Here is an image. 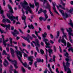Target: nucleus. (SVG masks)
<instances>
[{
  "label": "nucleus",
  "instance_id": "obj_55",
  "mask_svg": "<svg viewBox=\"0 0 73 73\" xmlns=\"http://www.w3.org/2000/svg\"><path fill=\"white\" fill-rule=\"evenodd\" d=\"M14 65L15 69H17V68H18V66H17V64H15Z\"/></svg>",
  "mask_w": 73,
  "mask_h": 73
},
{
  "label": "nucleus",
  "instance_id": "obj_57",
  "mask_svg": "<svg viewBox=\"0 0 73 73\" xmlns=\"http://www.w3.org/2000/svg\"><path fill=\"white\" fill-rule=\"evenodd\" d=\"M13 71V69L12 68H9V72H12Z\"/></svg>",
  "mask_w": 73,
  "mask_h": 73
},
{
  "label": "nucleus",
  "instance_id": "obj_6",
  "mask_svg": "<svg viewBox=\"0 0 73 73\" xmlns=\"http://www.w3.org/2000/svg\"><path fill=\"white\" fill-rule=\"evenodd\" d=\"M40 0L42 2H43V5H44V4H45L46 3L47 6L45 7V8L48 9V8H49V6H50V5H49V3H48V1H47V0H44H44Z\"/></svg>",
  "mask_w": 73,
  "mask_h": 73
},
{
  "label": "nucleus",
  "instance_id": "obj_17",
  "mask_svg": "<svg viewBox=\"0 0 73 73\" xmlns=\"http://www.w3.org/2000/svg\"><path fill=\"white\" fill-rule=\"evenodd\" d=\"M69 25L71 26L73 28V23L71 19H70V23H68Z\"/></svg>",
  "mask_w": 73,
  "mask_h": 73
},
{
  "label": "nucleus",
  "instance_id": "obj_49",
  "mask_svg": "<svg viewBox=\"0 0 73 73\" xmlns=\"http://www.w3.org/2000/svg\"><path fill=\"white\" fill-rule=\"evenodd\" d=\"M22 6L23 7V8L25 9V8H27V7L26 6V5H24L23 4H22Z\"/></svg>",
  "mask_w": 73,
  "mask_h": 73
},
{
  "label": "nucleus",
  "instance_id": "obj_29",
  "mask_svg": "<svg viewBox=\"0 0 73 73\" xmlns=\"http://www.w3.org/2000/svg\"><path fill=\"white\" fill-rule=\"evenodd\" d=\"M69 30H68L67 29H66L67 31L68 32V33H69V32H72L73 31L71 28H69Z\"/></svg>",
  "mask_w": 73,
  "mask_h": 73
},
{
  "label": "nucleus",
  "instance_id": "obj_58",
  "mask_svg": "<svg viewBox=\"0 0 73 73\" xmlns=\"http://www.w3.org/2000/svg\"><path fill=\"white\" fill-rule=\"evenodd\" d=\"M48 71V69L46 68L45 70V71L44 72V73H47V72Z\"/></svg>",
  "mask_w": 73,
  "mask_h": 73
},
{
  "label": "nucleus",
  "instance_id": "obj_20",
  "mask_svg": "<svg viewBox=\"0 0 73 73\" xmlns=\"http://www.w3.org/2000/svg\"><path fill=\"white\" fill-rule=\"evenodd\" d=\"M48 10H49V11L50 12V13L52 16L53 17L54 16V15H53V14L52 13V11L50 10V6H49L48 7Z\"/></svg>",
  "mask_w": 73,
  "mask_h": 73
},
{
  "label": "nucleus",
  "instance_id": "obj_33",
  "mask_svg": "<svg viewBox=\"0 0 73 73\" xmlns=\"http://www.w3.org/2000/svg\"><path fill=\"white\" fill-rule=\"evenodd\" d=\"M29 6L30 7H31L32 8H34V7H35L34 4H32L31 3H30Z\"/></svg>",
  "mask_w": 73,
  "mask_h": 73
},
{
  "label": "nucleus",
  "instance_id": "obj_63",
  "mask_svg": "<svg viewBox=\"0 0 73 73\" xmlns=\"http://www.w3.org/2000/svg\"><path fill=\"white\" fill-rule=\"evenodd\" d=\"M50 36L51 37V38H53V36L52 35V34H50Z\"/></svg>",
  "mask_w": 73,
  "mask_h": 73
},
{
  "label": "nucleus",
  "instance_id": "obj_12",
  "mask_svg": "<svg viewBox=\"0 0 73 73\" xmlns=\"http://www.w3.org/2000/svg\"><path fill=\"white\" fill-rule=\"evenodd\" d=\"M56 7H57V8H58V9L59 10V11L60 12V13H62V15L63 16H64L65 15V13H64V12L63 10H61L60 9H59V7L58 6H57V5H56Z\"/></svg>",
  "mask_w": 73,
  "mask_h": 73
},
{
  "label": "nucleus",
  "instance_id": "obj_41",
  "mask_svg": "<svg viewBox=\"0 0 73 73\" xmlns=\"http://www.w3.org/2000/svg\"><path fill=\"white\" fill-rule=\"evenodd\" d=\"M0 32H1V33H5V31H4V30H1V29L0 28Z\"/></svg>",
  "mask_w": 73,
  "mask_h": 73
},
{
  "label": "nucleus",
  "instance_id": "obj_44",
  "mask_svg": "<svg viewBox=\"0 0 73 73\" xmlns=\"http://www.w3.org/2000/svg\"><path fill=\"white\" fill-rule=\"evenodd\" d=\"M1 58H2V56H1V54H0V63H2L3 61L2 60Z\"/></svg>",
  "mask_w": 73,
  "mask_h": 73
},
{
  "label": "nucleus",
  "instance_id": "obj_28",
  "mask_svg": "<svg viewBox=\"0 0 73 73\" xmlns=\"http://www.w3.org/2000/svg\"><path fill=\"white\" fill-rule=\"evenodd\" d=\"M7 58L8 59V60L9 61H11L12 59H10V55L9 54H7Z\"/></svg>",
  "mask_w": 73,
  "mask_h": 73
},
{
  "label": "nucleus",
  "instance_id": "obj_46",
  "mask_svg": "<svg viewBox=\"0 0 73 73\" xmlns=\"http://www.w3.org/2000/svg\"><path fill=\"white\" fill-rule=\"evenodd\" d=\"M3 54H5V55H6H6H7V53H6V52H5V50H3Z\"/></svg>",
  "mask_w": 73,
  "mask_h": 73
},
{
  "label": "nucleus",
  "instance_id": "obj_8",
  "mask_svg": "<svg viewBox=\"0 0 73 73\" xmlns=\"http://www.w3.org/2000/svg\"><path fill=\"white\" fill-rule=\"evenodd\" d=\"M22 19L23 20H24V22L25 23V27H24V29H25L26 28H27V24L26 23V22H25V19H26V17L25 16V15L23 14V17H22Z\"/></svg>",
  "mask_w": 73,
  "mask_h": 73
},
{
  "label": "nucleus",
  "instance_id": "obj_36",
  "mask_svg": "<svg viewBox=\"0 0 73 73\" xmlns=\"http://www.w3.org/2000/svg\"><path fill=\"white\" fill-rule=\"evenodd\" d=\"M70 45H71L70 44V43L69 42H68L67 44V46L66 48H69V46H70Z\"/></svg>",
  "mask_w": 73,
  "mask_h": 73
},
{
  "label": "nucleus",
  "instance_id": "obj_27",
  "mask_svg": "<svg viewBox=\"0 0 73 73\" xmlns=\"http://www.w3.org/2000/svg\"><path fill=\"white\" fill-rule=\"evenodd\" d=\"M43 12V10L42 9V8H40V10H39V11H38V14H40V13H41L42 12Z\"/></svg>",
  "mask_w": 73,
  "mask_h": 73
},
{
  "label": "nucleus",
  "instance_id": "obj_40",
  "mask_svg": "<svg viewBox=\"0 0 73 73\" xmlns=\"http://www.w3.org/2000/svg\"><path fill=\"white\" fill-rule=\"evenodd\" d=\"M53 60L54 61V62H55L56 61H55V58H56V56L55 55H53Z\"/></svg>",
  "mask_w": 73,
  "mask_h": 73
},
{
  "label": "nucleus",
  "instance_id": "obj_38",
  "mask_svg": "<svg viewBox=\"0 0 73 73\" xmlns=\"http://www.w3.org/2000/svg\"><path fill=\"white\" fill-rule=\"evenodd\" d=\"M35 4L36 7H39V3H38L35 2Z\"/></svg>",
  "mask_w": 73,
  "mask_h": 73
},
{
  "label": "nucleus",
  "instance_id": "obj_31",
  "mask_svg": "<svg viewBox=\"0 0 73 73\" xmlns=\"http://www.w3.org/2000/svg\"><path fill=\"white\" fill-rule=\"evenodd\" d=\"M61 1V2H60V4H61L62 5H63L64 7H65V6L66 4L64 3L63 2V1H62V0H60Z\"/></svg>",
  "mask_w": 73,
  "mask_h": 73
},
{
  "label": "nucleus",
  "instance_id": "obj_52",
  "mask_svg": "<svg viewBox=\"0 0 73 73\" xmlns=\"http://www.w3.org/2000/svg\"><path fill=\"white\" fill-rule=\"evenodd\" d=\"M40 31H38V32H37L36 31H35V33L36 35H37V34L38 35V34H37L38 33H40Z\"/></svg>",
  "mask_w": 73,
  "mask_h": 73
},
{
  "label": "nucleus",
  "instance_id": "obj_25",
  "mask_svg": "<svg viewBox=\"0 0 73 73\" xmlns=\"http://www.w3.org/2000/svg\"><path fill=\"white\" fill-rule=\"evenodd\" d=\"M44 16L45 17V19L44 20H43V21H46V20L48 18V16L47 15V14H44Z\"/></svg>",
  "mask_w": 73,
  "mask_h": 73
},
{
  "label": "nucleus",
  "instance_id": "obj_26",
  "mask_svg": "<svg viewBox=\"0 0 73 73\" xmlns=\"http://www.w3.org/2000/svg\"><path fill=\"white\" fill-rule=\"evenodd\" d=\"M28 27L30 29H31V28L33 29H34V27H33V25H32V24H31L30 26L29 25Z\"/></svg>",
  "mask_w": 73,
  "mask_h": 73
},
{
  "label": "nucleus",
  "instance_id": "obj_3",
  "mask_svg": "<svg viewBox=\"0 0 73 73\" xmlns=\"http://www.w3.org/2000/svg\"><path fill=\"white\" fill-rule=\"evenodd\" d=\"M15 53H16L17 54V56L18 57V58L19 60L21 61L22 64L25 67V68H27V63L25 62L24 63L21 61V57H22V54H21V52H20V51H19L18 50H17L15 51Z\"/></svg>",
  "mask_w": 73,
  "mask_h": 73
},
{
  "label": "nucleus",
  "instance_id": "obj_16",
  "mask_svg": "<svg viewBox=\"0 0 73 73\" xmlns=\"http://www.w3.org/2000/svg\"><path fill=\"white\" fill-rule=\"evenodd\" d=\"M52 4L53 5V9L54 10V12H55V13H56L58 15H59V14L58 13V12H57V11H56V7H55V6L54 5V3H52Z\"/></svg>",
  "mask_w": 73,
  "mask_h": 73
},
{
  "label": "nucleus",
  "instance_id": "obj_61",
  "mask_svg": "<svg viewBox=\"0 0 73 73\" xmlns=\"http://www.w3.org/2000/svg\"><path fill=\"white\" fill-rule=\"evenodd\" d=\"M50 43H51V44H54V42L53 41V40H50Z\"/></svg>",
  "mask_w": 73,
  "mask_h": 73
},
{
  "label": "nucleus",
  "instance_id": "obj_56",
  "mask_svg": "<svg viewBox=\"0 0 73 73\" xmlns=\"http://www.w3.org/2000/svg\"><path fill=\"white\" fill-rule=\"evenodd\" d=\"M46 46H45L46 48H50V46H49V45H46Z\"/></svg>",
  "mask_w": 73,
  "mask_h": 73
},
{
  "label": "nucleus",
  "instance_id": "obj_47",
  "mask_svg": "<svg viewBox=\"0 0 73 73\" xmlns=\"http://www.w3.org/2000/svg\"><path fill=\"white\" fill-rule=\"evenodd\" d=\"M40 52L42 54H44V50H43L42 49L40 50Z\"/></svg>",
  "mask_w": 73,
  "mask_h": 73
},
{
  "label": "nucleus",
  "instance_id": "obj_64",
  "mask_svg": "<svg viewBox=\"0 0 73 73\" xmlns=\"http://www.w3.org/2000/svg\"><path fill=\"white\" fill-rule=\"evenodd\" d=\"M13 72L14 73H18V72L17 71H16V70H13Z\"/></svg>",
  "mask_w": 73,
  "mask_h": 73
},
{
  "label": "nucleus",
  "instance_id": "obj_35",
  "mask_svg": "<svg viewBox=\"0 0 73 73\" xmlns=\"http://www.w3.org/2000/svg\"><path fill=\"white\" fill-rule=\"evenodd\" d=\"M48 52L49 53H53V50L52 49H51V48H50L48 49Z\"/></svg>",
  "mask_w": 73,
  "mask_h": 73
},
{
  "label": "nucleus",
  "instance_id": "obj_2",
  "mask_svg": "<svg viewBox=\"0 0 73 73\" xmlns=\"http://www.w3.org/2000/svg\"><path fill=\"white\" fill-rule=\"evenodd\" d=\"M8 7H9V8L10 9V10L9 12H10L11 14H8L7 13V16L8 17L9 19L11 20V21H13V19H15V17L13 16V15H12L13 13H14V12H13V11L12 9V7H11L9 5H8Z\"/></svg>",
  "mask_w": 73,
  "mask_h": 73
},
{
  "label": "nucleus",
  "instance_id": "obj_1",
  "mask_svg": "<svg viewBox=\"0 0 73 73\" xmlns=\"http://www.w3.org/2000/svg\"><path fill=\"white\" fill-rule=\"evenodd\" d=\"M69 58H66L65 59L67 61L66 62V65L65 66V63L64 62H63V65L64 68V69L65 70V72H66V70H68L67 73H71V70H70V69L68 67L67 68H66L67 67H69L70 66V63L69 62H68L69 60Z\"/></svg>",
  "mask_w": 73,
  "mask_h": 73
},
{
  "label": "nucleus",
  "instance_id": "obj_39",
  "mask_svg": "<svg viewBox=\"0 0 73 73\" xmlns=\"http://www.w3.org/2000/svg\"><path fill=\"white\" fill-rule=\"evenodd\" d=\"M21 69L23 73H25V70L23 66L21 67Z\"/></svg>",
  "mask_w": 73,
  "mask_h": 73
},
{
  "label": "nucleus",
  "instance_id": "obj_10",
  "mask_svg": "<svg viewBox=\"0 0 73 73\" xmlns=\"http://www.w3.org/2000/svg\"><path fill=\"white\" fill-rule=\"evenodd\" d=\"M46 49V54L44 55V56L46 58V63L47 64H48V60L47 59H48V52H48V50L46 48H45Z\"/></svg>",
  "mask_w": 73,
  "mask_h": 73
},
{
  "label": "nucleus",
  "instance_id": "obj_15",
  "mask_svg": "<svg viewBox=\"0 0 73 73\" xmlns=\"http://www.w3.org/2000/svg\"><path fill=\"white\" fill-rule=\"evenodd\" d=\"M1 25L4 28H5V27H6V28H10V27H11V25H4L3 24H1Z\"/></svg>",
  "mask_w": 73,
  "mask_h": 73
},
{
  "label": "nucleus",
  "instance_id": "obj_24",
  "mask_svg": "<svg viewBox=\"0 0 73 73\" xmlns=\"http://www.w3.org/2000/svg\"><path fill=\"white\" fill-rule=\"evenodd\" d=\"M37 61L38 62H44V60L43 59H37Z\"/></svg>",
  "mask_w": 73,
  "mask_h": 73
},
{
  "label": "nucleus",
  "instance_id": "obj_21",
  "mask_svg": "<svg viewBox=\"0 0 73 73\" xmlns=\"http://www.w3.org/2000/svg\"><path fill=\"white\" fill-rule=\"evenodd\" d=\"M68 35H69V39L70 40H71L72 39V36H73V33H72L71 32H69L68 33Z\"/></svg>",
  "mask_w": 73,
  "mask_h": 73
},
{
  "label": "nucleus",
  "instance_id": "obj_5",
  "mask_svg": "<svg viewBox=\"0 0 73 73\" xmlns=\"http://www.w3.org/2000/svg\"><path fill=\"white\" fill-rule=\"evenodd\" d=\"M35 42L34 41H32V42L35 44L36 46H38V47H40V42L37 39H36L35 40Z\"/></svg>",
  "mask_w": 73,
  "mask_h": 73
},
{
  "label": "nucleus",
  "instance_id": "obj_34",
  "mask_svg": "<svg viewBox=\"0 0 73 73\" xmlns=\"http://www.w3.org/2000/svg\"><path fill=\"white\" fill-rule=\"evenodd\" d=\"M33 60H32L31 62H29V64L30 65L32 66V64H33Z\"/></svg>",
  "mask_w": 73,
  "mask_h": 73
},
{
  "label": "nucleus",
  "instance_id": "obj_23",
  "mask_svg": "<svg viewBox=\"0 0 73 73\" xmlns=\"http://www.w3.org/2000/svg\"><path fill=\"white\" fill-rule=\"evenodd\" d=\"M10 61L11 62V63L13 64H14V65L17 64V61H16L15 60H11Z\"/></svg>",
  "mask_w": 73,
  "mask_h": 73
},
{
  "label": "nucleus",
  "instance_id": "obj_53",
  "mask_svg": "<svg viewBox=\"0 0 73 73\" xmlns=\"http://www.w3.org/2000/svg\"><path fill=\"white\" fill-rule=\"evenodd\" d=\"M43 12L44 13V15H45V14H46V10H44V11H43Z\"/></svg>",
  "mask_w": 73,
  "mask_h": 73
},
{
  "label": "nucleus",
  "instance_id": "obj_42",
  "mask_svg": "<svg viewBox=\"0 0 73 73\" xmlns=\"http://www.w3.org/2000/svg\"><path fill=\"white\" fill-rule=\"evenodd\" d=\"M59 35H60V32L58 31L57 32V36H56V38H58V36H59Z\"/></svg>",
  "mask_w": 73,
  "mask_h": 73
},
{
  "label": "nucleus",
  "instance_id": "obj_50",
  "mask_svg": "<svg viewBox=\"0 0 73 73\" xmlns=\"http://www.w3.org/2000/svg\"><path fill=\"white\" fill-rule=\"evenodd\" d=\"M3 0V4L4 6H5V0Z\"/></svg>",
  "mask_w": 73,
  "mask_h": 73
},
{
  "label": "nucleus",
  "instance_id": "obj_54",
  "mask_svg": "<svg viewBox=\"0 0 73 73\" xmlns=\"http://www.w3.org/2000/svg\"><path fill=\"white\" fill-rule=\"evenodd\" d=\"M54 50L55 52H56V47L54 46Z\"/></svg>",
  "mask_w": 73,
  "mask_h": 73
},
{
  "label": "nucleus",
  "instance_id": "obj_9",
  "mask_svg": "<svg viewBox=\"0 0 73 73\" xmlns=\"http://www.w3.org/2000/svg\"><path fill=\"white\" fill-rule=\"evenodd\" d=\"M10 50L12 57L13 58L15 57V51L11 48H10Z\"/></svg>",
  "mask_w": 73,
  "mask_h": 73
},
{
  "label": "nucleus",
  "instance_id": "obj_22",
  "mask_svg": "<svg viewBox=\"0 0 73 73\" xmlns=\"http://www.w3.org/2000/svg\"><path fill=\"white\" fill-rule=\"evenodd\" d=\"M33 58V56H30L28 57V60L30 61H32V60H33V59H32Z\"/></svg>",
  "mask_w": 73,
  "mask_h": 73
},
{
  "label": "nucleus",
  "instance_id": "obj_51",
  "mask_svg": "<svg viewBox=\"0 0 73 73\" xmlns=\"http://www.w3.org/2000/svg\"><path fill=\"white\" fill-rule=\"evenodd\" d=\"M44 17H40L39 18V19L40 20V21H42V20H44Z\"/></svg>",
  "mask_w": 73,
  "mask_h": 73
},
{
  "label": "nucleus",
  "instance_id": "obj_11",
  "mask_svg": "<svg viewBox=\"0 0 73 73\" xmlns=\"http://www.w3.org/2000/svg\"><path fill=\"white\" fill-rule=\"evenodd\" d=\"M21 37L22 38H23V39H24V40H26V41H27L28 42H29V43H30V40L29 39V38H28V36H27L26 37H25V36H21Z\"/></svg>",
  "mask_w": 73,
  "mask_h": 73
},
{
  "label": "nucleus",
  "instance_id": "obj_30",
  "mask_svg": "<svg viewBox=\"0 0 73 73\" xmlns=\"http://www.w3.org/2000/svg\"><path fill=\"white\" fill-rule=\"evenodd\" d=\"M2 39L3 40V44L4 45H5V47L7 45V44H6V42H5V40H4V38H2Z\"/></svg>",
  "mask_w": 73,
  "mask_h": 73
},
{
  "label": "nucleus",
  "instance_id": "obj_59",
  "mask_svg": "<svg viewBox=\"0 0 73 73\" xmlns=\"http://www.w3.org/2000/svg\"><path fill=\"white\" fill-rule=\"evenodd\" d=\"M24 57H28V55H27L26 54L24 53Z\"/></svg>",
  "mask_w": 73,
  "mask_h": 73
},
{
  "label": "nucleus",
  "instance_id": "obj_4",
  "mask_svg": "<svg viewBox=\"0 0 73 73\" xmlns=\"http://www.w3.org/2000/svg\"><path fill=\"white\" fill-rule=\"evenodd\" d=\"M61 30L62 31L63 34L64 35L63 36H62V38L61 40V42H62V43H64V46H66V41L64 40V37H65L66 38V34L64 33V30H65L64 29L62 28L61 29Z\"/></svg>",
  "mask_w": 73,
  "mask_h": 73
},
{
  "label": "nucleus",
  "instance_id": "obj_37",
  "mask_svg": "<svg viewBox=\"0 0 73 73\" xmlns=\"http://www.w3.org/2000/svg\"><path fill=\"white\" fill-rule=\"evenodd\" d=\"M70 13H72V14H73V9H70L69 10V11Z\"/></svg>",
  "mask_w": 73,
  "mask_h": 73
},
{
  "label": "nucleus",
  "instance_id": "obj_14",
  "mask_svg": "<svg viewBox=\"0 0 73 73\" xmlns=\"http://www.w3.org/2000/svg\"><path fill=\"white\" fill-rule=\"evenodd\" d=\"M64 52H65L66 53V54H64V55L66 57H67V58H69L70 57V56H69V54L68 52H67L66 51V50H64Z\"/></svg>",
  "mask_w": 73,
  "mask_h": 73
},
{
  "label": "nucleus",
  "instance_id": "obj_32",
  "mask_svg": "<svg viewBox=\"0 0 73 73\" xmlns=\"http://www.w3.org/2000/svg\"><path fill=\"white\" fill-rule=\"evenodd\" d=\"M9 40L10 41V43L11 45H12V38H9Z\"/></svg>",
  "mask_w": 73,
  "mask_h": 73
},
{
  "label": "nucleus",
  "instance_id": "obj_62",
  "mask_svg": "<svg viewBox=\"0 0 73 73\" xmlns=\"http://www.w3.org/2000/svg\"><path fill=\"white\" fill-rule=\"evenodd\" d=\"M58 68H57L56 69V72L57 73H60V72H59V71L58 70Z\"/></svg>",
  "mask_w": 73,
  "mask_h": 73
},
{
  "label": "nucleus",
  "instance_id": "obj_43",
  "mask_svg": "<svg viewBox=\"0 0 73 73\" xmlns=\"http://www.w3.org/2000/svg\"><path fill=\"white\" fill-rule=\"evenodd\" d=\"M6 22L8 23H10V24L11 23V22L10 21V20H9V19H6Z\"/></svg>",
  "mask_w": 73,
  "mask_h": 73
},
{
  "label": "nucleus",
  "instance_id": "obj_7",
  "mask_svg": "<svg viewBox=\"0 0 73 73\" xmlns=\"http://www.w3.org/2000/svg\"><path fill=\"white\" fill-rule=\"evenodd\" d=\"M11 33L15 37H16L17 36L16 35H19V32L16 29H15L14 32H11Z\"/></svg>",
  "mask_w": 73,
  "mask_h": 73
},
{
  "label": "nucleus",
  "instance_id": "obj_60",
  "mask_svg": "<svg viewBox=\"0 0 73 73\" xmlns=\"http://www.w3.org/2000/svg\"><path fill=\"white\" fill-rule=\"evenodd\" d=\"M6 50H7V52H9V47H7Z\"/></svg>",
  "mask_w": 73,
  "mask_h": 73
},
{
  "label": "nucleus",
  "instance_id": "obj_45",
  "mask_svg": "<svg viewBox=\"0 0 73 73\" xmlns=\"http://www.w3.org/2000/svg\"><path fill=\"white\" fill-rule=\"evenodd\" d=\"M24 4H25V5H28V3H27V2L26 1H25V0L24 1Z\"/></svg>",
  "mask_w": 73,
  "mask_h": 73
},
{
  "label": "nucleus",
  "instance_id": "obj_48",
  "mask_svg": "<svg viewBox=\"0 0 73 73\" xmlns=\"http://www.w3.org/2000/svg\"><path fill=\"white\" fill-rule=\"evenodd\" d=\"M59 5V7H60V8H62V9H63L64 10H65V8H64V7H62V6L61 5Z\"/></svg>",
  "mask_w": 73,
  "mask_h": 73
},
{
  "label": "nucleus",
  "instance_id": "obj_13",
  "mask_svg": "<svg viewBox=\"0 0 73 73\" xmlns=\"http://www.w3.org/2000/svg\"><path fill=\"white\" fill-rule=\"evenodd\" d=\"M6 64H7V65L9 64V63H8V61H7V60L5 59L4 62L3 63V65L5 66V67H7V65Z\"/></svg>",
  "mask_w": 73,
  "mask_h": 73
},
{
  "label": "nucleus",
  "instance_id": "obj_19",
  "mask_svg": "<svg viewBox=\"0 0 73 73\" xmlns=\"http://www.w3.org/2000/svg\"><path fill=\"white\" fill-rule=\"evenodd\" d=\"M27 9L28 10V11H29L30 13H32V9H31V7L29 6H27L26 7Z\"/></svg>",
  "mask_w": 73,
  "mask_h": 73
},
{
  "label": "nucleus",
  "instance_id": "obj_18",
  "mask_svg": "<svg viewBox=\"0 0 73 73\" xmlns=\"http://www.w3.org/2000/svg\"><path fill=\"white\" fill-rule=\"evenodd\" d=\"M43 41L45 42L46 45H50L49 43H47V41H48V39H43Z\"/></svg>",
  "mask_w": 73,
  "mask_h": 73
}]
</instances>
